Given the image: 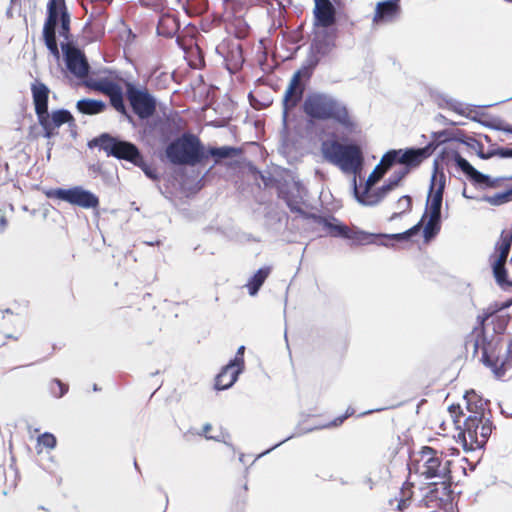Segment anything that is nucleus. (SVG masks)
Listing matches in <instances>:
<instances>
[{
	"label": "nucleus",
	"mask_w": 512,
	"mask_h": 512,
	"mask_svg": "<svg viewBox=\"0 0 512 512\" xmlns=\"http://www.w3.org/2000/svg\"><path fill=\"white\" fill-rule=\"evenodd\" d=\"M302 108L312 120H333L348 132L355 131L357 127L346 104L331 94L309 93L304 99Z\"/></svg>",
	"instance_id": "nucleus-1"
},
{
	"label": "nucleus",
	"mask_w": 512,
	"mask_h": 512,
	"mask_svg": "<svg viewBox=\"0 0 512 512\" xmlns=\"http://www.w3.org/2000/svg\"><path fill=\"white\" fill-rule=\"evenodd\" d=\"M88 146L90 148L98 147L100 150H103L108 157H114L132 163L139 167L145 176L153 181L159 179L156 170L144 161L141 151L132 142L104 132L91 139L88 142Z\"/></svg>",
	"instance_id": "nucleus-2"
},
{
	"label": "nucleus",
	"mask_w": 512,
	"mask_h": 512,
	"mask_svg": "<svg viewBox=\"0 0 512 512\" xmlns=\"http://www.w3.org/2000/svg\"><path fill=\"white\" fill-rule=\"evenodd\" d=\"M165 156L173 165L195 166L206 160L204 145L199 137L191 132H184L168 143Z\"/></svg>",
	"instance_id": "nucleus-3"
},
{
	"label": "nucleus",
	"mask_w": 512,
	"mask_h": 512,
	"mask_svg": "<svg viewBox=\"0 0 512 512\" xmlns=\"http://www.w3.org/2000/svg\"><path fill=\"white\" fill-rule=\"evenodd\" d=\"M321 150L327 161L344 172H356L363 161L362 152L354 143L342 144L337 140H327L322 143Z\"/></svg>",
	"instance_id": "nucleus-4"
},
{
	"label": "nucleus",
	"mask_w": 512,
	"mask_h": 512,
	"mask_svg": "<svg viewBox=\"0 0 512 512\" xmlns=\"http://www.w3.org/2000/svg\"><path fill=\"white\" fill-rule=\"evenodd\" d=\"M226 32H249L254 19V11L249 10L239 0H228L223 13Z\"/></svg>",
	"instance_id": "nucleus-5"
},
{
	"label": "nucleus",
	"mask_w": 512,
	"mask_h": 512,
	"mask_svg": "<svg viewBox=\"0 0 512 512\" xmlns=\"http://www.w3.org/2000/svg\"><path fill=\"white\" fill-rule=\"evenodd\" d=\"M311 219L322 225L325 229L328 230V233L333 237H339L343 239L352 240L355 244L364 245L374 243V240H370L373 233H368L362 230L353 231L346 224L339 221L334 216H321V215H311Z\"/></svg>",
	"instance_id": "nucleus-6"
},
{
	"label": "nucleus",
	"mask_w": 512,
	"mask_h": 512,
	"mask_svg": "<svg viewBox=\"0 0 512 512\" xmlns=\"http://www.w3.org/2000/svg\"><path fill=\"white\" fill-rule=\"evenodd\" d=\"M451 159L455 166L466 176V178L476 187L481 189L497 188L503 180H512V176H501L493 178L476 169L466 158L461 156L458 151L451 152Z\"/></svg>",
	"instance_id": "nucleus-7"
},
{
	"label": "nucleus",
	"mask_w": 512,
	"mask_h": 512,
	"mask_svg": "<svg viewBox=\"0 0 512 512\" xmlns=\"http://www.w3.org/2000/svg\"><path fill=\"white\" fill-rule=\"evenodd\" d=\"M48 198H55L81 208L90 209L99 206V198L82 186H74L68 189L56 188L46 192Z\"/></svg>",
	"instance_id": "nucleus-8"
},
{
	"label": "nucleus",
	"mask_w": 512,
	"mask_h": 512,
	"mask_svg": "<svg viewBox=\"0 0 512 512\" xmlns=\"http://www.w3.org/2000/svg\"><path fill=\"white\" fill-rule=\"evenodd\" d=\"M125 95L131 109L135 115L141 120H148L156 111V100L146 90L138 88L133 83L126 84Z\"/></svg>",
	"instance_id": "nucleus-9"
},
{
	"label": "nucleus",
	"mask_w": 512,
	"mask_h": 512,
	"mask_svg": "<svg viewBox=\"0 0 512 512\" xmlns=\"http://www.w3.org/2000/svg\"><path fill=\"white\" fill-rule=\"evenodd\" d=\"M242 34H234V37H227L219 43L215 51L222 57L229 73L238 72L244 64L243 49L240 43Z\"/></svg>",
	"instance_id": "nucleus-10"
},
{
	"label": "nucleus",
	"mask_w": 512,
	"mask_h": 512,
	"mask_svg": "<svg viewBox=\"0 0 512 512\" xmlns=\"http://www.w3.org/2000/svg\"><path fill=\"white\" fill-rule=\"evenodd\" d=\"M420 454V460L423 461V471L421 475L426 479H448L451 477V461L447 460L444 465H442V460L437 456V451L434 448L423 446Z\"/></svg>",
	"instance_id": "nucleus-11"
},
{
	"label": "nucleus",
	"mask_w": 512,
	"mask_h": 512,
	"mask_svg": "<svg viewBox=\"0 0 512 512\" xmlns=\"http://www.w3.org/2000/svg\"><path fill=\"white\" fill-rule=\"evenodd\" d=\"M70 15L64 0H49L47 3V18L42 32H69Z\"/></svg>",
	"instance_id": "nucleus-12"
},
{
	"label": "nucleus",
	"mask_w": 512,
	"mask_h": 512,
	"mask_svg": "<svg viewBox=\"0 0 512 512\" xmlns=\"http://www.w3.org/2000/svg\"><path fill=\"white\" fill-rule=\"evenodd\" d=\"M446 178L444 173L438 171V161L434 160V172L431 177L429 192L426 201V210L422 219L426 216L428 209L429 215L441 217V208L443 202V193L445 189Z\"/></svg>",
	"instance_id": "nucleus-13"
},
{
	"label": "nucleus",
	"mask_w": 512,
	"mask_h": 512,
	"mask_svg": "<svg viewBox=\"0 0 512 512\" xmlns=\"http://www.w3.org/2000/svg\"><path fill=\"white\" fill-rule=\"evenodd\" d=\"M471 396L477 397L475 391H467L464 395V398L467 400V409L473 413L466 418L464 421V430L460 433L464 437V448L466 449V439L465 435L467 434L470 441L471 446H473V442H477V433L479 431L480 426L482 425V421L484 419V404H487V401L483 402L481 398H479L478 402H476L475 407L476 410L472 409V400ZM473 449V447H471Z\"/></svg>",
	"instance_id": "nucleus-14"
},
{
	"label": "nucleus",
	"mask_w": 512,
	"mask_h": 512,
	"mask_svg": "<svg viewBox=\"0 0 512 512\" xmlns=\"http://www.w3.org/2000/svg\"><path fill=\"white\" fill-rule=\"evenodd\" d=\"M244 351L245 346L238 347L236 355L231 359L216 376L215 389L226 390L234 385L239 375L244 370Z\"/></svg>",
	"instance_id": "nucleus-15"
},
{
	"label": "nucleus",
	"mask_w": 512,
	"mask_h": 512,
	"mask_svg": "<svg viewBox=\"0 0 512 512\" xmlns=\"http://www.w3.org/2000/svg\"><path fill=\"white\" fill-rule=\"evenodd\" d=\"M64 61L68 71L78 78L86 76L90 71V65L78 48H70L68 44H62Z\"/></svg>",
	"instance_id": "nucleus-16"
},
{
	"label": "nucleus",
	"mask_w": 512,
	"mask_h": 512,
	"mask_svg": "<svg viewBox=\"0 0 512 512\" xmlns=\"http://www.w3.org/2000/svg\"><path fill=\"white\" fill-rule=\"evenodd\" d=\"M402 13L400 0L379 1L372 17V23L375 25H385L397 21Z\"/></svg>",
	"instance_id": "nucleus-17"
},
{
	"label": "nucleus",
	"mask_w": 512,
	"mask_h": 512,
	"mask_svg": "<svg viewBox=\"0 0 512 512\" xmlns=\"http://www.w3.org/2000/svg\"><path fill=\"white\" fill-rule=\"evenodd\" d=\"M336 36L337 34H314L308 56L316 58L319 64L321 59L328 56L336 47Z\"/></svg>",
	"instance_id": "nucleus-18"
},
{
	"label": "nucleus",
	"mask_w": 512,
	"mask_h": 512,
	"mask_svg": "<svg viewBox=\"0 0 512 512\" xmlns=\"http://www.w3.org/2000/svg\"><path fill=\"white\" fill-rule=\"evenodd\" d=\"M153 131L156 132L161 143L168 145V143L175 139L174 137L178 134L179 128L174 121L168 118H158L152 122H147L145 127V132L152 133Z\"/></svg>",
	"instance_id": "nucleus-19"
},
{
	"label": "nucleus",
	"mask_w": 512,
	"mask_h": 512,
	"mask_svg": "<svg viewBox=\"0 0 512 512\" xmlns=\"http://www.w3.org/2000/svg\"><path fill=\"white\" fill-rule=\"evenodd\" d=\"M314 16L317 26L329 28L336 22V9L330 0H315Z\"/></svg>",
	"instance_id": "nucleus-20"
},
{
	"label": "nucleus",
	"mask_w": 512,
	"mask_h": 512,
	"mask_svg": "<svg viewBox=\"0 0 512 512\" xmlns=\"http://www.w3.org/2000/svg\"><path fill=\"white\" fill-rule=\"evenodd\" d=\"M31 93L36 116L49 113V87L45 83L36 79L34 82L31 83Z\"/></svg>",
	"instance_id": "nucleus-21"
},
{
	"label": "nucleus",
	"mask_w": 512,
	"mask_h": 512,
	"mask_svg": "<svg viewBox=\"0 0 512 512\" xmlns=\"http://www.w3.org/2000/svg\"><path fill=\"white\" fill-rule=\"evenodd\" d=\"M167 36L176 35V43L183 50L185 56L190 59H203V52L199 47V34H166Z\"/></svg>",
	"instance_id": "nucleus-22"
},
{
	"label": "nucleus",
	"mask_w": 512,
	"mask_h": 512,
	"mask_svg": "<svg viewBox=\"0 0 512 512\" xmlns=\"http://www.w3.org/2000/svg\"><path fill=\"white\" fill-rule=\"evenodd\" d=\"M295 188L297 194H294L292 191H287L283 193L282 199L291 212L299 214L304 219H311V215L315 213H308L302 208V204L304 203L303 196L301 195L302 185L297 182L295 183Z\"/></svg>",
	"instance_id": "nucleus-23"
},
{
	"label": "nucleus",
	"mask_w": 512,
	"mask_h": 512,
	"mask_svg": "<svg viewBox=\"0 0 512 512\" xmlns=\"http://www.w3.org/2000/svg\"><path fill=\"white\" fill-rule=\"evenodd\" d=\"M303 95L304 93H302L301 88H296L288 84L282 99V120L284 126L287 125L288 112L300 103Z\"/></svg>",
	"instance_id": "nucleus-24"
},
{
	"label": "nucleus",
	"mask_w": 512,
	"mask_h": 512,
	"mask_svg": "<svg viewBox=\"0 0 512 512\" xmlns=\"http://www.w3.org/2000/svg\"><path fill=\"white\" fill-rule=\"evenodd\" d=\"M108 94L110 97V104L111 106L120 114L125 116V118L130 122L133 123V117L129 114L125 102H124V96L122 88L114 82H110L109 88H108Z\"/></svg>",
	"instance_id": "nucleus-25"
},
{
	"label": "nucleus",
	"mask_w": 512,
	"mask_h": 512,
	"mask_svg": "<svg viewBox=\"0 0 512 512\" xmlns=\"http://www.w3.org/2000/svg\"><path fill=\"white\" fill-rule=\"evenodd\" d=\"M384 175H385L384 171H380L379 165H376V167L373 169V171L370 173L367 180L365 181L362 191H358L356 178L354 177L353 191H354L355 199L358 201V198H359L361 201H364L365 198H367L372 193L373 187L375 186V184L378 181H380V179H382V177Z\"/></svg>",
	"instance_id": "nucleus-26"
},
{
	"label": "nucleus",
	"mask_w": 512,
	"mask_h": 512,
	"mask_svg": "<svg viewBox=\"0 0 512 512\" xmlns=\"http://www.w3.org/2000/svg\"><path fill=\"white\" fill-rule=\"evenodd\" d=\"M271 266L259 268L249 279L246 284L250 296H255L271 273Z\"/></svg>",
	"instance_id": "nucleus-27"
},
{
	"label": "nucleus",
	"mask_w": 512,
	"mask_h": 512,
	"mask_svg": "<svg viewBox=\"0 0 512 512\" xmlns=\"http://www.w3.org/2000/svg\"><path fill=\"white\" fill-rule=\"evenodd\" d=\"M106 107L107 105L104 101L91 98H82L76 103L78 112L84 115L100 114Z\"/></svg>",
	"instance_id": "nucleus-28"
},
{
	"label": "nucleus",
	"mask_w": 512,
	"mask_h": 512,
	"mask_svg": "<svg viewBox=\"0 0 512 512\" xmlns=\"http://www.w3.org/2000/svg\"><path fill=\"white\" fill-rule=\"evenodd\" d=\"M400 155V164L404 165L403 168H409V172L424 161L418 148L401 149Z\"/></svg>",
	"instance_id": "nucleus-29"
},
{
	"label": "nucleus",
	"mask_w": 512,
	"mask_h": 512,
	"mask_svg": "<svg viewBox=\"0 0 512 512\" xmlns=\"http://www.w3.org/2000/svg\"><path fill=\"white\" fill-rule=\"evenodd\" d=\"M180 21L174 13H164L159 17L156 32H179Z\"/></svg>",
	"instance_id": "nucleus-30"
},
{
	"label": "nucleus",
	"mask_w": 512,
	"mask_h": 512,
	"mask_svg": "<svg viewBox=\"0 0 512 512\" xmlns=\"http://www.w3.org/2000/svg\"><path fill=\"white\" fill-rule=\"evenodd\" d=\"M411 239L412 238L409 235V232L406 230L404 232L395 233V234H384V233L374 234L373 233V236H371L370 240L375 241L373 244H378V245H382L385 247H389V246H393V244L390 243L391 241L400 242V241H409Z\"/></svg>",
	"instance_id": "nucleus-31"
},
{
	"label": "nucleus",
	"mask_w": 512,
	"mask_h": 512,
	"mask_svg": "<svg viewBox=\"0 0 512 512\" xmlns=\"http://www.w3.org/2000/svg\"><path fill=\"white\" fill-rule=\"evenodd\" d=\"M393 190L394 187H392V185L386 181V183L381 187L373 190L372 193L367 198H365L364 201H361L358 198V202L364 206H376Z\"/></svg>",
	"instance_id": "nucleus-32"
},
{
	"label": "nucleus",
	"mask_w": 512,
	"mask_h": 512,
	"mask_svg": "<svg viewBox=\"0 0 512 512\" xmlns=\"http://www.w3.org/2000/svg\"><path fill=\"white\" fill-rule=\"evenodd\" d=\"M506 262H502L500 260H492L491 266L493 271V276L495 278L496 283L504 290L507 289V284H509L508 279V271L506 269Z\"/></svg>",
	"instance_id": "nucleus-33"
},
{
	"label": "nucleus",
	"mask_w": 512,
	"mask_h": 512,
	"mask_svg": "<svg viewBox=\"0 0 512 512\" xmlns=\"http://www.w3.org/2000/svg\"><path fill=\"white\" fill-rule=\"evenodd\" d=\"M512 245V232L508 234H504V231L501 234V241L496 245V250L498 251V255L493 257V260H500L502 262H507V258L510 252V248Z\"/></svg>",
	"instance_id": "nucleus-34"
},
{
	"label": "nucleus",
	"mask_w": 512,
	"mask_h": 512,
	"mask_svg": "<svg viewBox=\"0 0 512 512\" xmlns=\"http://www.w3.org/2000/svg\"><path fill=\"white\" fill-rule=\"evenodd\" d=\"M450 481L451 477L448 479H442L440 483H432L431 486L434 488L430 490V494L439 500H447L452 493Z\"/></svg>",
	"instance_id": "nucleus-35"
},
{
	"label": "nucleus",
	"mask_w": 512,
	"mask_h": 512,
	"mask_svg": "<svg viewBox=\"0 0 512 512\" xmlns=\"http://www.w3.org/2000/svg\"><path fill=\"white\" fill-rule=\"evenodd\" d=\"M401 149H391L387 151L381 158L379 165L380 171H384V174L392 168L396 163H400Z\"/></svg>",
	"instance_id": "nucleus-36"
},
{
	"label": "nucleus",
	"mask_w": 512,
	"mask_h": 512,
	"mask_svg": "<svg viewBox=\"0 0 512 512\" xmlns=\"http://www.w3.org/2000/svg\"><path fill=\"white\" fill-rule=\"evenodd\" d=\"M494 426L490 419H483L482 425L479 428L477 433V442H473L476 448H484L486 445L488 438L490 437Z\"/></svg>",
	"instance_id": "nucleus-37"
},
{
	"label": "nucleus",
	"mask_w": 512,
	"mask_h": 512,
	"mask_svg": "<svg viewBox=\"0 0 512 512\" xmlns=\"http://www.w3.org/2000/svg\"><path fill=\"white\" fill-rule=\"evenodd\" d=\"M236 153L237 149L231 146L210 147L208 150L204 148V155H206V159L209 157L226 159L233 157Z\"/></svg>",
	"instance_id": "nucleus-38"
},
{
	"label": "nucleus",
	"mask_w": 512,
	"mask_h": 512,
	"mask_svg": "<svg viewBox=\"0 0 512 512\" xmlns=\"http://www.w3.org/2000/svg\"><path fill=\"white\" fill-rule=\"evenodd\" d=\"M480 201L486 202L492 206H500L503 204H506L508 202L512 201V187L502 191L498 192L492 196L485 195L483 196Z\"/></svg>",
	"instance_id": "nucleus-39"
},
{
	"label": "nucleus",
	"mask_w": 512,
	"mask_h": 512,
	"mask_svg": "<svg viewBox=\"0 0 512 512\" xmlns=\"http://www.w3.org/2000/svg\"><path fill=\"white\" fill-rule=\"evenodd\" d=\"M441 228V217L429 215V220L423 228V236L425 241H429L436 237Z\"/></svg>",
	"instance_id": "nucleus-40"
},
{
	"label": "nucleus",
	"mask_w": 512,
	"mask_h": 512,
	"mask_svg": "<svg viewBox=\"0 0 512 512\" xmlns=\"http://www.w3.org/2000/svg\"><path fill=\"white\" fill-rule=\"evenodd\" d=\"M267 17L271 19L268 32H276L277 30L282 29L285 23L283 9L273 8L272 10L268 11Z\"/></svg>",
	"instance_id": "nucleus-41"
},
{
	"label": "nucleus",
	"mask_w": 512,
	"mask_h": 512,
	"mask_svg": "<svg viewBox=\"0 0 512 512\" xmlns=\"http://www.w3.org/2000/svg\"><path fill=\"white\" fill-rule=\"evenodd\" d=\"M450 139L467 146L469 149L475 151L476 155L478 154V151L480 150L482 145L480 141L473 137L467 136L463 131L460 130H458Z\"/></svg>",
	"instance_id": "nucleus-42"
},
{
	"label": "nucleus",
	"mask_w": 512,
	"mask_h": 512,
	"mask_svg": "<svg viewBox=\"0 0 512 512\" xmlns=\"http://www.w3.org/2000/svg\"><path fill=\"white\" fill-rule=\"evenodd\" d=\"M74 121L73 115L67 109H58L50 115V122L56 127H60L65 123H72Z\"/></svg>",
	"instance_id": "nucleus-43"
},
{
	"label": "nucleus",
	"mask_w": 512,
	"mask_h": 512,
	"mask_svg": "<svg viewBox=\"0 0 512 512\" xmlns=\"http://www.w3.org/2000/svg\"><path fill=\"white\" fill-rule=\"evenodd\" d=\"M317 65V59L307 55L303 65L295 73H299V77L302 78V80L307 81L311 78Z\"/></svg>",
	"instance_id": "nucleus-44"
},
{
	"label": "nucleus",
	"mask_w": 512,
	"mask_h": 512,
	"mask_svg": "<svg viewBox=\"0 0 512 512\" xmlns=\"http://www.w3.org/2000/svg\"><path fill=\"white\" fill-rule=\"evenodd\" d=\"M38 122L41 125V127L44 130L43 136L47 139H51L54 137L56 132V126H54L53 123L50 122V115L49 113L41 114L40 116H37Z\"/></svg>",
	"instance_id": "nucleus-45"
},
{
	"label": "nucleus",
	"mask_w": 512,
	"mask_h": 512,
	"mask_svg": "<svg viewBox=\"0 0 512 512\" xmlns=\"http://www.w3.org/2000/svg\"><path fill=\"white\" fill-rule=\"evenodd\" d=\"M409 168H400L398 170H395L390 177L388 178L387 182L394 187L399 186L401 181L409 174Z\"/></svg>",
	"instance_id": "nucleus-46"
},
{
	"label": "nucleus",
	"mask_w": 512,
	"mask_h": 512,
	"mask_svg": "<svg viewBox=\"0 0 512 512\" xmlns=\"http://www.w3.org/2000/svg\"><path fill=\"white\" fill-rule=\"evenodd\" d=\"M37 442L39 445H42L50 450L54 449L57 445L56 437L49 432H44L43 434L39 435Z\"/></svg>",
	"instance_id": "nucleus-47"
},
{
	"label": "nucleus",
	"mask_w": 512,
	"mask_h": 512,
	"mask_svg": "<svg viewBox=\"0 0 512 512\" xmlns=\"http://www.w3.org/2000/svg\"><path fill=\"white\" fill-rule=\"evenodd\" d=\"M314 429H315V428H313V427H312V428H307V429H305V430H303V431H297V432H295V433H293V434L289 435L288 437H286V438H285V439H283L282 441H280V442L276 443V444H275L274 446H272L271 448H269V449H267V450L263 451L262 453H260V454L256 457V459H259V458H261V457H263V456H265V455L269 454L271 451H273L274 449L278 448L279 446H281L283 443L287 442L288 440H290V439H292V438H294V437H296V436H300V435H302V434H304V433L311 432V431H313Z\"/></svg>",
	"instance_id": "nucleus-48"
},
{
	"label": "nucleus",
	"mask_w": 512,
	"mask_h": 512,
	"mask_svg": "<svg viewBox=\"0 0 512 512\" xmlns=\"http://www.w3.org/2000/svg\"><path fill=\"white\" fill-rule=\"evenodd\" d=\"M45 44L48 50L54 54H58V43H57V34H42Z\"/></svg>",
	"instance_id": "nucleus-49"
},
{
	"label": "nucleus",
	"mask_w": 512,
	"mask_h": 512,
	"mask_svg": "<svg viewBox=\"0 0 512 512\" xmlns=\"http://www.w3.org/2000/svg\"><path fill=\"white\" fill-rule=\"evenodd\" d=\"M142 7L151 8L154 11H161L166 6V0H139Z\"/></svg>",
	"instance_id": "nucleus-50"
},
{
	"label": "nucleus",
	"mask_w": 512,
	"mask_h": 512,
	"mask_svg": "<svg viewBox=\"0 0 512 512\" xmlns=\"http://www.w3.org/2000/svg\"><path fill=\"white\" fill-rule=\"evenodd\" d=\"M481 124L487 128L492 129V130L502 131L505 133H506V129L508 128V125H509L508 123H506L500 119H495V120L487 121V122H481Z\"/></svg>",
	"instance_id": "nucleus-51"
},
{
	"label": "nucleus",
	"mask_w": 512,
	"mask_h": 512,
	"mask_svg": "<svg viewBox=\"0 0 512 512\" xmlns=\"http://www.w3.org/2000/svg\"><path fill=\"white\" fill-rule=\"evenodd\" d=\"M212 428V425L210 423H205L202 427V431L198 433V435L200 436H205L206 439L208 440H214V441H222L224 442L227 446L233 448L232 444L228 443L225 439H224V435H222V438L220 436H208L206 435L208 431H210Z\"/></svg>",
	"instance_id": "nucleus-52"
},
{
	"label": "nucleus",
	"mask_w": 512,
	"mask_h": 512,
	"mask_svg": "<svg viewBox=\"0 0 512 512\" xmlns=\"http://www.w3.org/2000/svg\"><path fill=\"white\" fill-rule=\"evenodd\" d=\"M453 136L454 135H452V133L448 130H442V131H437V132L432 133L433 140L435 142H437L439 145L443 144L445 142L452 141L451 139H447V138H452Z\"/></svg>",
	"instance_id": "nucleus-53"
},
{
	"label": "nucleus",
	"mask_w": 512,
	"mask_h": 512,
	"mask_svg": "<svg viewBox=\"0 0 512 512\" xmlns=\"http://www.w3.org/2000/svg\"><path fill=\"white\" fill-rule=\"evenodd\" d=\"M412 208V198L409 195H403L397 201V209L405 213L410 211Z\"/></svg>",
	"instance_id": "nucleus-54"
},
{
	"label": "nucleus",
	"mask_w": 512,
	"mask_h": 512,
	"mask_svg": "<svg viewBox=\"0 0 512 512\" xmlns=\"http://www.w3.org/2000/svg\"><path fill=\"white\" fill-rule=\"evenodd\" d=\"M498 153H499V146L498 147H492L488 151H484V146L482 144L480 150L478 151L477 156L480 159H482V160H488V159L493 158L495 156L498 157Z\"/></svg>",
	"instance_id": "nucleus-55"
},
{
	"label": "nucleus",
	"mask_w": 512,
	"mask_h": 512,
	"mask_svg": "<svg viewBox=\"0 0 512 512\" xmlns=\"http://www.w3.org/2000/svg\"><path fill=\"white\" fill-rule=\"evenodd\" d=\"M438 146H439V144L433 140L432 142H429L424 147H421V148H418V149H419V152L422 155V158L425 160V159H427L428 157H430L432 155V153L435 151V149Z\"/></svg>",
	"instance_id": "nucleus-56"
},
{
	"label": "nucleus",
	"mask_w": 512,
	"mask_h": 512,
	"mask_svg": "<svg viewBox=\"0 0 512 512\" xmlns=\"http://www.w3.org/2000/svg\"><path fill=\"white\" fill-rule=\"evenodd\" d=\"M443 100L446 102V104L448 105V107L450 109H452L453 111L457 112L458 114L460 115H464V111L462 109V103H460L459 101L451 98V97H448V96H445L443 97Z\"/></svg>",
	"instance_id": "nucleus-57"
},
{
	"label": "nucleus",
	"mask_w": 512,
	"mask_h": 512,
	"mask_svg": "<svg viewBox=\"0 0 512 512\" xmlns=\"http://www.w3.org/2000/svg\"><path fill=\"white\" fill-rule=\"evenodd\" d=\"M53 384L57 385L58 389H59V392L56 393L53 389H52V393L55 397L57 398H61L63 397L67 391H68V386L66 384H64L62 381H60L59 379H54L52 381Z\"/></svg>",
	"instance_id": "nucleus-58"
},
{
	"label": "nucleus",
	"mask_w": 512,
	"mask_h": 512,
	"mask_svg": "<svg viewBox=\"0 0 512 512\" xmlns=\"http://www.w3.org/2000/svg\"><path fill=\"white\" fill-rule=\"evenodd\" d=\"M289 85H292L296 88H301L302 93L305 91V81L299 77V73H294L292 78L290 79Z\"/></svg>",
	"instance_id": "nucleus-59"
},
{
	"label": "nucleus",
	"mask_w": 512,
	"mask_h": 512,
	"mask_svg": "<svg viewBox=\"0 0 512 512\" xmlns=\"http://www.w3.org/2000/svg\"><path fill=\"white\" fill-rule=\"evenodd\" d=\"M449 411L452 417L454 418V423H458L460 416L463 415L460 405L452 404L451 406H449Z\"/></svg>",
	"instance_id": "nucleus-60"
},
{
	"label": "nucleus",
	"mask_w": 512,
	"mask_h": 512,
	"mask_svg": "<svg viewBox=\"0 0 512 512\" xmlns=\"http://www.w3.org/2000/svg\"><path fill=\"white\" fill-rule=\"evenodd\" d=\"M481 360L483 362V364L489 368L495 366V360H493L489 355H488V352L486 349L483 350L482 352V357H481Z\"/></svg>",
	"instance_id": "nucleus-61"
},
{
	"label": "nucleus",
	"mask_w": 512,
	"mask_h": 512,
	"mask_svg": "<svg viewBox=\"0 0 512 512\" xmlns=\"http://www.w3.org/2000/svg\"><path fill=\"white\" fill-rule=\"evenodd\" d=\"M501 311L498 304L490 305L485 311H484V318H490L497 312Z\"/></svg>",
	"instance_id": "nucleus-62"
},
{
	"label": "nucleus",
	"mask_w": 512,
	"mask_h": 512,
	"mask_svg": "<svg viewBox=\"0 0 512 512\" xmlns=\"http://www.w3.org/2000/svg\"><path fill=\"white\" fill-rule=\"evenodd\" d=\"M491 369H492V372L494 373L496 378L503 377L505 375V372H506L503 364L498 366L497 365V361L495 362V366L491 367Z\"/></svg>",
	"instance_id": "nucleus-63"
},
{
	"label": "nucleus",
	"mask_w": 512,
	"mask_h": 512,
	"mask_svg": "<svg viewBox=\"0 0 512 512\" xmlns=\"http://www.w3.org/2000/svg\"><path fill=\"white\" fill-rule=\"evenodd\" d=\"M498 157L503 159L512 158V148L499 146Z\"/></svg>",
	"instance_id": "nucleus-64"
}]
</instances>
